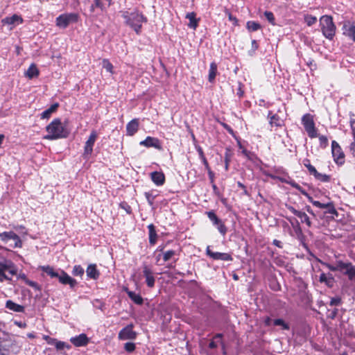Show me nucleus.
I'll use <instances>...</instances> for the list:
<instances>
[{
	"instance_id": "f3484780",
	"label": "nucleus",
	"mask_w": 355,
	"mask_h": 355,
	"mask_svg": "<svg viewBox=\"0 0 355 355\" xmlns=\"http://www.w3.org/2000/svg\"><path fill=\"white\" fill-rule=\"evenodd\" d=\"M23 22V19L18 15H13L10 17H5L1 20V23L3 25H10L11 27L10 29H12L17 25H19Z\"/></svg>"
},
{
	"instance_id": "6ab92c4d",
	"label": "nucleus",
	"mask_w": 355,
	"mask_h": 355,
	"mask_svg": "<svg viewBox=\"0 0 355 355\" xmlns=\"http://www.w3.org/2000/svg\"><path fill=\"white\" fill-rule=\"evenodd\" d=\"M139 119H133L126 125V135L133 136L139 130Z\"/></svg>"
},
{
	"instance_id": "7c9ffc66",
	"label": "nucleus",
	"mask_w": 355,
	"mask_h": 355,
	"mask_svg": "<svg viewBox=\"0 0 355 355\" xmlns=\"http://www.w3.org/2000/svg\"><path fill=\"white\" fill-rule=\"evenodd\" d=\"M102 66L107 72L113 75L114 73V67L108 59H103L102 61Z\"/></svg>"
},
{
	"instance_id": "8fccbe9b",
	"label": "nucleus",
	"mask_w": 355,
	"mask_h": 355,
	"mask_svg": "<svg viewBox=\"0 0 355 355\" xmlns=\"http://www.w3.org/2000/svg\"><path fill=\"white\" fill-rule=\"evenodd\" d=\"M124 349L128 352H132L135 349V345L133 343H126L124 345Z\"/></svg>"
},
{
	"instance_id": "2eb2a0df",
	"label": "nucleus",
	"mask_w": 355,
	"mask_h": 355,
	"mask_svg": "<svg viewBox=\"0 0 355 355\" xmlns=\"http://www.w3.org/2000/svg\"><path fill=\"white\" fill-rule=\"evenodd\" d=\"M139 144L146 148H155L157 150L162 149L160 141L156 137L150 136L147 137L144 140L141 141Z\"/></svg>"
},
{
	"instance_id": "a878e982",
	"label": "nucleus",
	"mask_w": 355,
	"mask_h": 355,
	"mask_svg": "<svg viewBox=\"0 0 355 355\" xmlns=\"http://www.w3.org/2000/svg\"><path fill=\"white\" fill-rule=\"evenodd\" d=\"M186 18L189 20L188 26L191 28L196 29L198 26V20L196 19V15L195 12H189L186 15Z\"/></svg>"
},
{
	"instance_id": "603ef678",
	"label": "nucleus",
	"mask_w": 355,
	"mask_h": 355,
	"mask_svg": "<svg viewBox=\"0 0 355 355\" xmlns=\"http://www.w3.org/2000/svg\"><path fill=\"white\" fill-rule=\"evenodd\" d=\"M43 339L46 340L49 345H53L54 343H55V338H51L47 335H44Z\"/></svg>"
},
{
	"instance_id": "f8f14e48",
	"label": "nucleus",
	"mask_w": 355,
	"mask_h": 355,
	"mask_svg": "<svg viewBox=\"0 0 355 355\" xmlns=\"http://www.w3.org/2000/svg\"><path fill=\"white\" fill-rule=\"evenodd\" d=\"M340 272H343L344 275H347L349 280L355 279V266L351 262L340 261Z\"/></svg>"
},
{
	"instance_id": "4be33fe9",
	"label": "nucleus",
	"mask_w": 355,
	"mask_h": 355,
	"mask_svg": "<svg viewBox=\"0 0 355 355\" xmlns=\"http://www.w3.org/2000/svg\"><path fill=\"white\" fill-rule=\"evenodd\" d=\"M6 308L17 313H23L25 310L24 306L18 304L10 300L6 301Z\"/></svg>"
},
{
	"instance_id": "473e14b6",
	"label": "nucleus",
	"mask_w": 355,
	"mask_h": 355,
	"mask_svg": "<svg viewBox=\"0 0 355 355\" xmlns=\"http://www.w3.org/2000/svg\"><path fill=\"white\" fill-rule=\"evenodd\" d=\"M313 176L317 180L322 182H329L331 180L329 175L318 173V171L315 172Z\"/></svg>"
},
{
	"instance_id": "c9c22d12",
	"label": "nucleus",
	"mask_w": 355,
	"mask_h": 355,
	"mask_svg": "<svg viewBox=\"0 0 355 355\" xmlns=\"http://www.w3.org/2000/svg\"><path fill=\"white\" fill-rule=\"evenodd\" d=\"M85 270L80 265H76L73 268L72 274L74 276L82 277L84 275Z\"/></svg>"
},
{
	"instance_id": "e2e57ef3",
	"label": "nucleus",
	"mask_w": 355,
	"mask_h": 355,
	"mask_svg": "<svg viewBox=\"0 0 355 355\" xmlns=\"http://www.w3.org/2000/svg\"><path fill=\"white\" fill-rule=\"evenodd\" d=\"M14 324L20 328H26L27 326L25 322L21 321H15Z\"/></svg>"
},
{
	"instance_id": "dca6fc26",
	"label": "nucleus",
	"mask_w": 355,
	"mask_h": 355,
	"mask_svg": "<svg viewBox=\"0 0 355 355\" xmlns=\"http://www.w3.org/2000/svg\"><path fill=\"white\" fill-rule=\"evenodd\" d=\"M70 342L76 347H85L89 342V338L85 334H80L78 336L71 337Z\"/></svg>"
},
{
	"instance_id": "393cba45",
	"label": "nucleus",
	"mask_w": 355,
	"mask_h": 355,
	"mask_svg": "<svg viewBox=\"0 0 355 355\" xmlns=\"http://www.w3.org/2000/svg\"><path fill=\"white\" fill-rule=\"evenodd\" d=\"M268 116H270L269 123L271 126L281 127L283 125V121L277 114H272V112L269 111Z\"/></svg>"
},
{
	"instance_id": "4468645a",
	"label": "nucleus",
	"mask_w": 355,
	"mask_h": 355,
	"mask_svg": "<svg viewBox=\"0 0 355 355\" xmlns=\"http://www.w3.org/2000/svg\"><path fill=\"white\" fill-rule=\"evenodd\" d=\"M143 274L146 279V283L147 286L149 288L154 287L155 284V277L154 276V273L151 268L146 264L143 266Z\"/></svg>"
},
{
	"instance_id": "c756f323",
	"label": "nucleus",
	"mask_w": 355,
	"mask_h": 355,
	"mask_svg": "<svg viewBox=\"0 0 355 355\" xmlns=\"http://www.w3.org/2000/svg\"><path fill=\"white\" fill-rule=\"evenodd\" d=\"M217 73V64L214 62L210 64L209 70L208 80L210 83H213L215 80Z\"/></svg>"
},
{
	"instance_id": "a18cd8bd",
	"label": "nucleus",
	"mask_w": 355,
	"mask_h": 355,
	"mask_svg": "<svg viewBox=\"0 0 355 355\" xmlns=\"http://www.w3.org/2000/svg\"><path fill=\"white\" fill-rule=\"evenodd\" d=\"M329 205L326 209H327V211H325V214H333V215H335V216H338V211H336V209H335L334 207V205L333 204V202H329Z\"/></svg>"
},
{
	"instance_id": "13d9d810",
	"label": "nucleus",
	"mask_w": 355,
	"mask_h": 355,
	"mask_svg": "<svg viewBox=\"0 0 355 355\" xmlns=\"http://www.w3.org/2000/svg\"><path fill=\"white\" fill-rule=\"evenodd\" d=\"M288 209L291 212L293 213L294 215H295L296 216H298V215L300 214V211H298L297 209H295L292 206H288Z\"/></svg>"
},
{
	"instance_id": "680f3d73",
	"label": "nucleus",
	"mask_w": 355,
	"mask_h": 355,
	"mask_svg": "<svg viewBox=\"0 0 355 355\" xmlns=\"http://www.w3.org/2000/svg\"><path fill=\"white\" fill-rule=\"evenodd\" d=\"M320 282L323 283V282H325L327 283V275L324 272H322L320 275V279H319Z\"/></svg>"
},
{
	"instance_id": "bf43d9fd",
	"label": "nucleus",
	"mask_w": 355,
	"mask_h": 355,
	"mask_svg": "<svg viewBox=\"0 0 355 355\" xmlns=\"http://www.w3.org/2000/svg\"><path fill=\"white\" fill-rule=\"evenodd\" d=\"M196 148L199 154V157H200V159H202V157H205V156L204 155V152L200 146H196Z\"/></svg>"
},
{
	"instance_id": "b1692460",
	"label": "nucleus",
	"mask_w": 355,
	"mask_h": 355,
	"mask_svg": "<svg viewBox=\"0 0 355 355\" xmlns=\"http://www.w3.org/2000/svg\"><path fill=\"white\" fill-rule=\"evenodd\" d=\"M126 293L128 294V297L132 300L135 304L138 305H141L143 304V298L142 297L133 291H129L128 288L125 289Z\"/></svg>"
},
{
	"instance_id": "aec40b11",
	"label": "nucleus",
	"mask_w": 355,
	"mask_h": 355,
	"mask_svg": "<svg viewBox=\"0 0 355 355\" xmlns=\"http://www.w3.org/2000/svg\"><path fill=\"white\" fill-rule=\"evenodd\" d=\"M150 178L157 186H162L165 182V175L161 171H153L150 173Z\"/></svg>"
},
{
	"instance_id": "09e8293b",
	"label": "nucleus",
	"mask_w": 355,
	"mask_h": 355,
	"mask_svg": "<svg viewBox=\"0 0 355 355\" xmlns=\"http://www.w3.org/2000/svg\"><path fill=\"white\" fill-rule=\"evenodd\" d=\"M216 227L219 232L223 235L225 236L227 233V227H225V224L221 221L218 225H216Z\"/></svg>"
},
{
	"instance_id": "de8ad7c7",
	"label": "nucleus",
	"mask_w": 355,
	"mask_h": 355,
	"mask_svg": "<svg viewBox=\"0 0 355 355\" xmlns=\"http://www.w3.org/2000/svg\"><path fill=\"white\" fill-rule=\"evenodd\" d=\"M55 346V348L58 350L62 349L64 347L69 348V345H67L64 342L58 341L55 339V343L53 344Z\"/></svg>"
},
{
	"instance_id": "a211bd4d",
	"label": "nucleus",
	"mask_w": 355,
	"mask_h": 355,
	"mask_svg": "<svg viewBox=\"0 0 355 355\" xmlns=\"http://www.w3.org/2000/svg\"><path fill=\"white\" fill-rule=\"evenodd\" d=\"M342 29L343 35L355 42V25L353 23L350 21L345 22Z\"/></svg>"
},
{
	"instance_id": "79ce46f5",
	"label": "nucleus",
	"mask_w": 355,
	"mask_h": 355,
	"mask_svg": "<svg viewBox=\"0 0 355 355\" xmlns=\"http://www.w3.org/2000/svg\"><path fill=\"white\" fill-rule=\"evenodd\" d=\"M144 195L148 201V205L153 207L156 196L153 195L152 192H146Z\"/></svg>"
},
{
	"instance_id": "0eeeda50",
	"label": "nucleus",
	"mask_w": 355,
	"mask_h": 355,
	"mask_svg": "<svg viewBox=\"0 0 355 355\" xmlns=\"http://www.w3.org/2000/svg\"><path fill=\"white\" fill-rule=\"evenodd\" d=\"M302 123L308 136L313 139L318 137L317 129L315 126L313 117L310 114H304L302 118Z\"/></svg>"
},
{
	"instance_id": "5fc2aeb1",
	"label": "nucleus",
	"mask_w": 355,
	"mask_h": 355,
	"mask_svg": "<svg viewBox=\"0 0 355 355\" xmlns=\"http://www.w3.org/2000/svg\"><path fill=\"white\" fill-rule=\"evenodd\" d=\"M350 128L352 130V137H353V139H355V119H351Z\"/></svg>"
},
{
	"instance_id": "7ed1b4c3",
	"label": "nucleus",
	"mask_w": 355,
	"mask_h": 355,
	"mask_svg": "<svg viewBox=\"0 0 355 355\" xmlns=\"http://www.w3.org/2000/svg\"><path fill=\"white\" fill-rule=\"evenodd\" d=\"M41 270L43 272H46L51 277L58 278L61 284L69 285L71 288H74L77 284L76 280L70 277L63 270H55L53 267L49 266H42Z\"/></svg>"
},
{
	"instance_id": "9b49d317",
	"label": "nucleus",
	"mask_w": 355,
	"mask_h": 355,
	"mask_svg": "<svg viewBox=\"0 0 355 355\" xmlns=\"http://www.w3.org/2000/svg\"><path fill=\"white\" fill-rule=\"evenodd\" d=\"M331 153L336 163L343 164L344 162V153L338 143L336 141H332L331 142Z\"/></svg>"
},
{
	"instance_id": "338daca9",
	"label": "nucleus",
	"mask_w": 355,
	"mask_h": 355,
	"mask_svg": "<svg viewBox=\"0 0 355 355\" xmlns=\"http://www.w3.org/2000/svg\"><path fill=\"white\" fill-rule=\"evenodd\" d=\"M228 18H229V20L232 21L234 24H237V22H238L237 19L235 17H234L231 13L228 14Z\"/></svg>"
},
{
	"instance_id": "f704fd0d",
	"label": "nucleus",
	"mask_w": 355,
	"mask_h": 355,
	"mask_svg": "<svg viewBox=\"0 0 355 355\" xmlns=\"http://www.w3.org/2000/svg\"><path fill=\"white\" fill-rule=\"evenodd\" d=\"M308 200L311 202L315 207L320 208V209H326L329 205V202L327 203H322L318 200H314L311 196H308Z\"/></svg>"
},
{
	"instance_id": "c03bdc74",
	"label": "nucleus",
	"mask_w": 355,
	"mask_h": 355,
	"mask_svg": "<svg viewBox=\"0 0 355 355\" xmlns=\"http://www.w3.org/2000/svg\"><path fill=\"white\" fill-rule=\"evenodd\" d=\"M176 254L175 250H168L163 254V259L164 261H168Z\"/></svg>"
},
{
	"instance_id": "f03ea898",
	"label": "nucleus",
	"mask_w": 355,
	"mask_h": 355,
	"mask_svg": "<svg viewBox=\"0 0 355 355\" xmlns=\"http://www.w3.org/2000/svg\"><path fill=\"white\" fill-rule=\"evenodd\" d=\"M121 16L125 19V24L132 28L137 34H139L142 24L147 21V19L138 10L133 12L122 11Z\"/></svg>"
},
{
	"instance_id": "1a4fd4ad",
	"label": "nucleus",
	"mask_w": 355,
	"mask_h": 355,
	"mask_svg": "<svg viewBox=\"0 0 355 355\" xmlns=\"http://www.w3.org/2000/svg\"><path fill=\"white\" fill-rule=\"evenodd\" d=\"M0 239L6 243L9 240H13L15 243L12 247L13 248H21L22 242L19 236L13 232H3L0 233Z\"/></svg>"
},
{
	"instance_id": "3c124183",
	"label": "nucleus",
	"mask_w": 355,
	"mask_h": 355,
	"mask_svg": "<svg viewBox=\"0 0 355 355\" xmlns=\"http://www.w3.org/2000/svg\"><path fill=\"white\" fill-rule=\"evenodd\" d=\"M120 207L125 211L128 214H131L132 208L127 202H122L120 204Z\"/></svg>"
},
{
	"instance_id": "4d7b16f0",
	"label": "nucleus",
	"mask_w": 355,
	"mask_h": 355,
	"mask_svg": "<svg viewBox=\"0 0 355 355\" xmlns=\"http://www.w3.org/2000/svg\"><path fill=\"white\" fill-rule=\"evenodd\" d=\"M25 282L27 285L30 286L31 287L37 288V284L35 282L29 279H26Z\"/></svg>"
},
{
	"instance_id": "052dcab7",
	"label": "nucleus",
	"mask_w": 355,
	"mask_h": 355,
	"mask_svg": "<svg viewBox=\"0 0 355 355\" xmlns=\"http://www.w3.org/2000/svg\"><path fill=\"white\" fill-rule=\"evenodd\" d=\"M349 149L352 154L355 157V139H353V141L350 144Z\"/></svg>"
},
{
	"instance_id": "423d86ee",
	"label": "nucleus",
	"mask_w": 355,
	"mask_h": 355,
	"mask_svg": "<svg viewBox=\"0 0 355 355\" xmlns=\"http://www.w3.org/2000/svg\"><path fill=\"white\" fill-rule=\"evenodd\" d=\"M79 15L75 12L64 13L59 15L55 19L56 26L61 28H66L69 24L76 23Z\"/></svg>"
},
{
	"instance_id": "864d4df0",
	"label": "nucleus",
	"mask_w": 355,
	"mask_h": 355,
	"mask_svg": "<svg viewBox=\"0 0 355 355\" xmlns=\"http://www.w3.org/2000/svg\"><path fill=\"white\" fill-rule=\"evenodd\" d=\"M340 303V298L339 297H332L330 300L329 304L331 306H337Z\"/></svg>"
},
{
	"instance_id": "cd10ccee",
	"label": "nucleus",
	"mask_w": 355,
	"mask_h": 355,
	"mask_svg": "<svg viewBox=\"0 0 355 355\" xmlns=\"http://www.w3.org/2000/svg\"><path fill=\"white\" fill-rule=\"evenodd\" d=\"M59 105L58 103H54L53 105H51V107L49 108H48L47 110H44V112H42L41 114V119H49L50 118V116H51V114L56 111V110L58 109Z\"/></svg>"
},
{
	"instance_id": "58836bf2",
	"label": "nucleus",
	"mask_w": 355,
	"mask_h": 355,
	"mask_svg": "<svg viewBox=\"0 0 355 355\" xmlns=\"http://www.w3.org/2000/svg\"><path fill=\"white\" fill-rule=\"evenodd\" d=\"M304 21L309 26H311L316 23L317 17L311 15H305Z\"/></svg>"
},
{
	"instance_id": "774afa93",
	"label": "nucleus",
	"mask_w": 355,
	"mask_h": 355,
	"mask_svg": "<svg viewBox=\"0 0 355 355\" xmlns=\"http://www.w3.org/2000/svg\"><path fill=\"white\" fill-rule=\"evenodd\" d=\"M205 168L208 171L209 169H211L209 166V164H208V162L206 159V157H202V159H201Z\"/></svg>"
},
{
	"instance_id": "4c0bfd02",
	"label": "nucleus",
	"mask_w": 355,
	"mask_h": 355,
	"mask_svg": "<svg viewBox=\"0 0 355 355\" xmlns=\"http://www.w3.org/2000/svg\"><path fill=\"white\" fill-rule=\"evenodd\" d=\"M320 147L322 148H326L328 146L329 141L328 138L324 135H318Z\"/></svg>"
},
{
	"instance_id": "ddd939ff",
	"label": "nucleus",
	"mask_w": 355,
	"mask_h": 355,
	"mask_svg": "<svg viewBox=\"0 0 355 355\" xmlns=\"http://www.w3.org/2000/svg\"><path fill=\"white\" fill-rule=\"evenodd\" d=\"M206 252L209 257L214 260L232 261V257L229 253L212 252L209 246H207Z\"/></svg>"
},
{
	"instance_id": "a19ab883",
	"label": "nucleus",
	"mask_w": 355,
	"mask_h": 355,
	"mask_svg": "<svg viewBox=\"0 0 355 355\" xmlns=\"http://www.w3.org/2000/svg\"><path fill=\"white\" fill-rule=\"evenodd\" d=\"M273 324L275 326H281L283 329L288 330L289 329V325L286 323L282 319H275L273 321Z\"/></svg>"
},
{
	"instance_id": "37998d69",
	"label": "nucleus",
	"mask_w": 355,
	"mask_h": 355,
	"mask_svg": "<svg viewBox=\"0 0 355 355\" xmlns=\"http://www.w3.org/2000/svg\"><path fill=\"white\" fill-rule=\"evenodd\" d=\"M289 184L292 187L297 189L299 191H300L303 195H304L307 198H308V196H309V195L297 183H296L295 182L291 181V182H289Z\"/></svg>"
},
{
	"instance_id": "6e6552de",
	"label": "nucleus",
	"mask_w": 355,
	"mask_h": 355,
	"mask_svg": "<svg viewBox=\"0 0 355 355\" xmlns=\"http://www.w3.org/2000/svg\"><path fill=\"white\" fill-rule=\"evenodd\" d=\"M98 135L95 130H92L86 141L84 146V152L83 156L85 159H88L93 152V147L97 139Z\"/></svg>"
},
{
	"instance_id": "0e129e2a",
	"label": "nucleus",
	"mask_w": 355,
	"mask_h": 355,
	"mask_svg": "<svg viewBox=\"0 0 355 355\" xmlns=\"http://www.w3.org/2000/svg\"><path fill=\"white\" fill-rule=\"evenodd\" d=\"M243 91L242 89V85L241 83H239V88L237 89V93L236 94L239 96V97H242L243 96Z\"/></svg>"
},
{
	"instance_id": "72a5a7b5",
	"label": "nucleus",
	"mask_w": 355,
	"mask_h": 355,
	"mask_svg": "<svg viewBox=\"0 0 355 355\" xmlns=\"http://www.w3.org/2000/svg\"><path fill=\"white\" fill-rule=\"evenodd\" d=\"M301 219V222L302 223H305L309 227H311V221L310 220L309 217L307 216V214L305 212L300 211V214L297 216Z\"/></svg>"
},
{
	"instance_id": "9d476101",
	"label": "nucleus",
	"mask_w": 355,
	"mask_h": 355,
	"mask_svg": "<svg viewBox=\"0 0 355 355\" xmlns=\"http://www.w3.org/2000/svg\"><path fill=\"white\" fill-rule=\"evenodd\" d=\"M134 324H130L123 328L119 333L118 338L119 340H134L136 338L137 334L133 331Z\"/></svg>"
},
{
	"instance_id": "6e6d98bb",
	"label": "nucleus",
	"mask_w": 355,
	"mask_h": 355,
	"mask_svg": "<svg viewBox=\"0 0 355 355\" xmlns=\"http://www.w3.org/2000/svg\"><path fill=\"white\" fill-rule=\"evenodd\" d=\"M305 167L308 169L309 173L312 175H313L315 173V172L317 171L315 168L313 166H312L311 164L306 165Z\"/></svg>"
},
{
	"instance_id": "49530a36",
	"label": "nucleus",
	"mask_w": 355,
	"mask_h": 355,
	"mask_svg": "<svg viewBox=\"0 0 355 355\" xmlns=\"http://www.w3.org/2000/svg\"><path fill=\"white\" fill-rule=\"evenodd\" d=\"M264 15L268 21L272 25L275 24V19L273 13L270 11H265Z\"/></svg>"
},
{
	"instance_id": "f257e3e1",
	"label": "nucleus",
	"mask_w": 355,
	"mask_h": 355,
	"mask_svg": "<svg viewBox=\"0 0 355 355\" xmlns=\"http://www.w3.org/2000/svg\"><path fill=\"white\" fill-rule=\"evenodd\" d=\"M46 131L48 134L44 137V139L48 140L67 138L70 133L69 130L62 123L61 120L58 118L54 119L46 127Z\"/></svg>"
},
{
	"instance_id": "20e7f679",
	"label": "nucleus",
	"mask_w": 355,
	"mask_h": 355,
	"mask_svg": "<svg viewBox=\"0 0 355 355\" xmlns=\"http://www.w3.org/2000/svg\"><path fill=\"white\" fill-rule=\"evenodd\" d=\"M17 272V268L11 260L3 259L0 261V282L11 281Z\"/></svg>"
},
{
	"instance_id": "412c9836",
	"label": "nucleus",
	"mask_w": 355,
	"mask_h": 355,
	"mask_svg": "<svg viewBox=\"0 0 355 355\" xmlns=\"http://www.w3.org/2000/svg\"><path fill=\"white\" fill-rule=\"evenodd\" d=\"M86 274L88 278L96 280L99 278L100 272L94 263L89 264L86 270Z\"/></svg>"
},
{
	"instance_id": "c85d7f7f",
	"label": "nucleus",
	"mask_w": 355,
	"mask_h": 355,
	"mask_svg": "<svg viewBox=\"0 0 355 355\" xmlns=\"http://www.w3.org/2000/svg\"><path fill=\"white\" fill-rule=\"evenodd\" d=\"M38 75L39 71L34 64H31L25 73V76L28 77L29 79H32L35 77H37L38 76Z\"/></svg>"
},
{
	"instance_id": "69168bd1",
	"label": "nucleus",
	"mask_w": 355,
	"mask_h": 355,
	"mask_svg": "<svg viewBox=\"0 0 355 355\" xmlns=\"http://www.w3.org/2000/svg\"><path fill=\"white\" fill-rule=\"evenodd\" d=\"M207 172H208V175H209V179H210L211 183V184H212V183H214V173L211 171V169H209V170L207 171Z\"/></svg>"
},
{
	"instance_id": "bb28decb",
	"label": "nucleus",
	"mask_w": 355,
	"mask_h": 355,
	"mask_svg": "<svg viewBox=\"0 0 355 355\" xmlns=\"http://www.w3.org/2000/svg\"><path fill=\"white\" fill-rule=\"evenodd\" d=\"M148 229L149 232V243L151 245H155L157 239L155 227L153 224H150L148 225Z\"/></svg>"
},
{
	"instance_id": "5701e85b",
	"label": "nucleus",
	"mask_w": 355,
	"mask_h": 355,
	"mask_svg": "<svg viewBox=\"0 0 355 355\" xmlns=\"http://www.w3.org/2000/svg\"><path fill=\"white\" fill-rule=\"evenodd\" d=\"M94 4L91 6V12L94 11V8H99L103 10L106 6L111 5V0H94Z\"/></svg>"
},
{
	"instance_id": "ea45409f",
	"label": "nucleus",
	"mask_w": 355,
	"mask_h": 355,
	"mask_svg": "<svg viewBox=\"0 0 355 355\" xmlns=\"http://www.w3.org/2000/svg\"><path fill=\"white\" fill-rule=\"evenodd\" d=\"M340 261H338L336 262V266H332V265H331L329 263H327L322 262V261H320V262L322 265L325 266L328 269H329L331 271H340Z\"/></svg>"
},
{
	"instance_id": "39448f33",
	"label": "nucleus",
	"mask_w": 355,
	"mask_h": 355,
	"mask_svg": "<svg viewBox=\"0 0 355 355\" xmlns=\"http://www.w3.org/2000/svg\"><path fill=\"white\" fill-rule=\"evenodd\" d=\"M321 31L324 37L328 40H333L336 34V27L333 18L329 15H323L320 19Z\"/></svg>"
},
{
	"instance_id": "2f4dec72",
	"label": "nucleus",
	"mask_w": 355,
	"mask_h": 355,
	"mask_svg": "<svg viewBox=\"0 0 355 355\" xmlns=\"http://www.w3.org/2000/svg\"><path fill=\"white\" fill-rule=\"evenodd\" d=\"M207 216L209 219L212 222L213 225L216 226L218 225L221 220L218 218V216L215 214L213 211H209L207 212Z\"/></svg>"
},
{
	"instance_id": "e433bc0d",
	"label": "nucleus",
	"mask_w": 355,
	"mask_h": 355,
	"mask_svg": "<svg viewBox=\"0 0 355 355\" xmlns=\"http://www.w3.org/2000/svg\"><path fill=\"white\" fill-rule=\"evenodd\" d=\"M247 28L250 31H256L261 28V26L259 23L254 21H249L247 22Z\"/></svg>"
}]
</instances>
